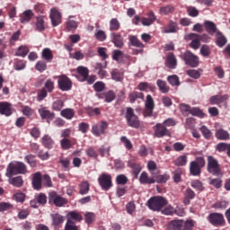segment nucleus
<instances>
[{
  "instance_id": "obj_60",
  "label": "nucleus",
  "mask_w": 230,
  "mask_h": 230,
  "mask_svg": "<svg viewBox=\"0 0 230 230\" xmlns=\"http://www.w3.org/2000/svg\"><path fill=\"white\" fill-rule=\"evenodd\" d=\"M191 188L197 190L198 191H204V185H202V181L199 180H194L190 183Z\"/></svg>"
},
{
  "instance_id": "obj_5",
  "label": "nucleus",
  "mask_w": 230,
  "mask_h": 230,
  "mask_svg": "<svg viewBox=\"0 0 230 230\" xmlns=\"http://www.w3.org/2000/svg\"><path fill=\"white\" fill-rule=\"evenodd\" d=\"M206 166V159L202 156H199L196 160L190 163V173L193 177H199L202 173V168Z\"/></svg>"
},
{
  "instance_id": "obj_47",
  "label": "nucleus",
  "mask_w": 230,
  "mask_h": 230,
  "mask_svg": "<svg viewBox=\"0 0 230 230\" xmlns=\"http://www.w3.org/2000/svg\"><path fill=\"white\" fill-rule=\"evenodd\" d=\"M156 85L158 86L159 91H161L164 94H166V93H170V87H168L164 81L158 79L156 81Z\"/></svg>"
},
{
  "instance_id": "obj_20",
  "label": "nucleus",
  "mask_w": 230,
  "mask_h": 230,
  "mask_svg": "<svg viewBox=\"0 0 230 230\" xmlns=\"http://www.w3.org/2000/svg\"><path fill=\"white\" fill-rule=\"evenodd\" d=\"M82 220H84L82 213L76 210L70 211L66 215V222H75L76 224V222H81Z\"/></svg>"
},
{
  "instance_id": "obj_25",
  "label": "nucleus",
  "mask_w": 230,
  "mask_h": 230,
  "mask_svg": "<svg viewBox=\"0 0 230 230\" xmlns=\"http://www.w3.org/2000/svg\"><path fill=\"white\" fill-rule=\"evenodd\" d=\"M0 114L3 116H12V104L6 102H0Z\"/></svg>"
},
{
  "instance_id": "obj_7",
  "label": "nucleus",
  "mask_w": 230,
  "mask_h": 230,
  "mask_svg": "<svg viewBox=\"0 0 230 230\" xmlns=\"http://www.w3.org/2000/svg\"><path fill=\"white\" fill-rule=\"evenodd\" d=\"M155 137H172V131L168 129L163 123H156L153 127Z\"/></svg>"
},
{
  "instance_id": "obj_38",
  "label": "nucleus",
  "mask_w": 230,
  "mask_h": 230,
  "mask_svg": "<svg viewBox=\"0 0 230 230\" xmlns=\"http://www.w3.org/2000/svg\"><path fill=\"white\" fill-rule=\"evenodd\" d=\"M105 67H107V63L104 64V66L102 63H97L95 65V69L96 71H98V75L100 76V78H105L107 77V71L103 70L105 69Z\"/></svg>"
},
{
  "instance_id": "obj_50",
  "label": "nucleus",
  "mask_w": 230,
  "mask_h": 230,
  "mask_svg": "<svg viewBox=\"0 0 230 230\" xmlns=\"http://www.w3.org/2000/svg\"><path fill=\"white\" fill-rule=\"evenodd\" d=\"M111 78L115 80V82H121V80H123V73L115 68L111 71Z\"/></svg>"
},
{
  "instance_id": "obj_13",
  "label": "nucleus",
  "mask_w": 230,
  "mask_h": 230,
  "mask_svg": "<svg viewBox=\"0 0 230 230\" xmlns=\"http://www.w3.org/2000/svg\"><path fill=\"white\" fill-rule=\"evenodd\" d=\"M49 202H53L54 206L57 208H62L67 204V199L62 198L60 195L57 194V192L53 191L49 194Z\"/></svg>"
},
{
  "instance_id": "obj_61",
  "label": "nucleus",
  "mask_w": 230,
  "mask_h": 230,
  "mask_svg": "<svg viewBox=\"0 0 230 230\" xmlns=\"http://www.w3.org/2000/svg\"><path fill=\"white\" fill-rule=\"evenodd\" d=\"M94 220H96V215H94V213L93 212H87L85 215H84V222L86 224H88V226L90 224H93V222H94Z\"/></svg>"
},
{
  "instance_id": "obj_26",
  "label": "nucleus",
  "mask_w": 230,
  "mask_h": 230,
  "mask_svg": "<svg viewBox=\"0 0 230 230\" xmlns=\"http://www.w3.org/2000/svg\"><path fill=\"white\" fill-rule=\"evenodd\" d=\"M204 26H205V30H206L207 33H208V35H215V33L217 34V31H220L217 28V24H215V22H213L211 21H205Z\"/></svg>"
},
{
  "instance_id": "obj_45",
  "label": "nucleus",
  "mask_w": 230,
  "mask_h": 230,
  "mask_svg": "<svg viewBox=\"0 0 230 230\" xmlns=\"http://www.w3.org/2000/svg\"><path fill=\"white\" fill-rule=\"evenodd\" d=\"M121 28V23L118 18H112L110 21V31H118Z\"/></svg>"
},
{
  "instance_id": "obj_39",
  "label": "nucleus",
  "mask_w": 230,
  "mask_h": 230,
  "mask_svg": "<svg viewBox=\"0 0 230 230\" xmlns=\"http://www.w3.org/2000/svg\"><path fill=\"white\" fill-rule=\"evenodd\" d=\"M129 44L130 46H133L134 48H145V44L139 40L135 35L129 36Z\"/></svg>"
},
{
  "instance_id": "obj_1",
  "label": "nucleus",
  "mask_w": 230,
  "mask_h": 230,
  "mask_svg": "<svg viewBox=\"0 0 230 230\" xmlns=\"http://www.w3.org/2000/svg\"><path fill=\"white\" fill-rule=\"evenodd\" d=\"M28 173V166L22 162H11L6 168L5 175L13 177V175H26Z\"/></svg>"
},
{
  "instance_id": "obj_21",
  "label": "nucleus",
  "mask_w": 230,
  "mask_h": 230,
  "mask_svg": "<svg viewBox=\"0 0 230 230\" xmlns=\"http://www.w3.org/2000/svg\"><path fill=\"white\" fill-rule=\"evenodd\" d=\"M157 21V16H155V13H154V11H150L147 13V18L143 17L141 18V22L143 26H152V24Z\"/></svg>"
},
{
  "instance_id": "obj_22",
  "label": "nucleus",
  "mask_w": 230,
  "mask_h": 230,
  "mask_svg": "<svg viewBox=\"0 0 230 230\" xmlns=\"http://www.w3.org/2000/svg\"><path fill=\"white\" fill-rule=\"evenodd\" d=\"M77 71V78L79 82H85L87 81V77L89 76V68L85 66H78L76 68Z\"/></svg>"
},
{
  "instance_id": "obj_40",
  "label": "nucleus",
  "mask_w": 230,
  "mask_h": 230,
  "mask_svg": "<svg viewBox=\"0 0 230 230\" xmlns=\"http://www.w3.org/2000/svg\"><path fill=\"white\" fill-rule=\"evenodd\" d=\"M173 12H175V7L172 4L162 6L159 9L160 15H168L170 13H173Z\"/></svg>"
},
{
  "instance_id": "obj_16",
  "label": "nucleus",
  "mask_w": 230,
  "mask_h": 230,
  "mask_svg": "<svg viewBox=\"0 0 230 230\" xmlns=\"http://www.w3.org/2000/svg\"><path fill=\"white\" fill-rule=\"evenodd\" d=\"M38 112L41 119H46L47 123H51L55 119V112L46 109V107L40 108Z\"/></svg>"
},
{
  "instance_id": "obj_63",
  "label": "nucleus",
  "mask_w": 230,
  "mask_h": 230,
  "mask_svg": "<svg viewBox=\"0 0 230 230\" xmlns=\"http://www.w3.org/2000/svg\"><path fill=\"white\" fill-rule=\"evenodd\" d=\"M169 84L173 86L181 85V82L179 81V76L177 75H169L167 78Z\"/></svg>"
},
{
  "instance_id": "obj_24",
  "label": "nucleus",
  "mask_w": 230,
  "mask_h": 230,
  "mask_svg": "<svg viewBox=\"0 0 230 230\" xmlns=\"http://www.w3.org/2000/svg\"><path fill=\"white\" fill-rule=\"evenodd\" d=\"M183 225H184V220L182 219L172 220L167 225V230H182Z\"/></svg>"
},
{
  "instance_id": "obj_27",
  "label": "nucleus",
  "mask_w": 230,
  "mask_h": 230,
  "mask_svg": "<svg viewBox=\"0 0 230 230\" xmlns=\"http://www.w3.org/2000/svg\"><path fill=\"white\" fill-rule=\"evenodd\" d=\"M36 31H44L46 30V18L45 16H37L35 22Z\"/></svg>"
},
{
  "instance_id": "obj_6",
  "label": "nucleus",
  "mask_w": 230,
  "mask_h": 230,
  "mask_svg": "<svg viewBox=\"0 0 230 230\" xmlns=\"http://www.w3.org/2000/svg\"><path fill=\"white\" fill-rule=\"evenodd\" d=\"M182 60L185 62V66L189 67H199L200 64V58L190 50H187L182 54Z\"/></svg>"
},
{
  "instance_id": "obj_62",
  "label": "nucleus",
  "mask_w": 230,
  "mask_h": 230,
  "mask_svg": "<svg viewBox=\"0 0 230 230\" xmlns=\"http://www.w3.org/2000/svg\"><path fill=\"white\" fill-rule=\"evenodd\" d=\"M64 230H80V226L75 221H66Z\"/></svg>"
},
{
  "instance_id": "obj_52",
  "label": "nucleus",
  "mask_w": 230,
  "mask_h": 230,
  "mask_svg": "<svg viewBox=\"0 0 230 230\" xmlns=\"http://www.w3.org/2000/svg\"><path fill=\"white\" fill-rule=\"evenodd\" d=\"M30 53V49L26 46H21L18 48L17 51L15 52L16 57H26Z\"/></svg>"
},
{
  "instance_id": "obj_10",
  "label": "nucleus",
  "mask_w": 230,
  "mask_h": 230,
  "mask_svg": "<svg viewBox=\"0 0 230 230\" xmlns=\"http://www.w3.org/2000/svg\"><path fill=\"white\" fill-rule=\"evenodd\" d=\"M99 185L104 191H109L112 188V176L111 174L102 173L98 178Z\"/></svg>"
},
{
  "instance_id": "obj_58",
  "label": "nucleus",
  "mask_w": 230,
  "mask_h": 230,
  "mask_svg": "<svg viewBox=\"0 0 230 230\" xmlns=\"http://www.w3.org/2000/svg\"><path fill=\"white\" fill-rule=\"evenodd\" d=\"M24 161H26V163H28L31 168H35V166H37V161L35 160V155H27L24 157Z\"/></svg>"
},
{
  "instance_id": "obj_30",
  "label": "nucleus",
  "mask_w": 230,
  "mask_h": 230,
  "mask_svg": "<svg viewBox=\"0 0 230 230\" xmlns=\"http://www.w3.org/2000/svg\"><path fill=\"white\" fill-rule=\"evenodd\" d=\"M9 184L14 186V188H22L24 184V180H22V176H15V177H8Z\"/></svg>"
},
{
  "instance_id": "obj_56",
  "label": "nucleus",
  "mask_w": 230,
  "mask_h": 230,
  "mask_svg": "<svg viewBox=\"0 0 230 230\" xmlns=\"http://www.w3.org/2000/svg\"><path fill=\"white\" fill-rule=\"evenodd\" d=\"M199 130L202 133L205 139H211V137L213 136V133H211V130L209 128H208V127L201 126Z\"/></svg>"
},
{
  "instance_id": "obj_14",
  "label": "nucleus",
  "mask_w": 230,
  "mask_h": 230,
  "mask_svg": "<svg viewBox=\"0 0 230 230\" xmlns=\"http://www.w3.org/2000/svg\"><path fill=\"white\" fill-rule=\"evenodd\" d=\"M110 39L111 42L114 44L115 48H119V49H123L125 46V40L119 32H111L110 34Z\"/></svg>"
},
{
  "instance_id": "obj_41",
  "label": "nucleus",
  "mask_w": 230,
  "mask_h": 230,
  "mask_svg": "<svg viewBox=\"0 0 230 230\" xmlns=\"http://www.w3.org/2000/svg\"><path fill=\"white\" fill-rule=\"evenodd\" d=\"M175 166H186L188 164V156L186 155L178 156L174 161Z\"/></svg>"
},
{
  "instance_id": "obj_54",
  "label": "nucleus",
  "mask_w": 230,
  "mask_h": 230,
  "mask_svg": "<svg viewBox=\"0 0 230 230\" xmlns=\"http://www.w3.org/2000/svg\"><path fill=\"white\" fill-rule=\"evenodd\" d=\"M43 89H46L48 93H53V91H55V81L48 79L45 82Z\"/></svg>"
},
{
  "instance_id": "obj_34",
  "label": "nucleus",
  "mask_w": 230,
  "mask_h": 230,
  "mask_svg": "<svg viewBox=\"0 0 230 230\" xmlns=\"http://www.w3.org/2000/svg\"><path fill=\"white\" fill-rule=\"evenodd\" d=\"M31 17H33V12L31 10H26L20 14V21L22 24H26L31 21Z\"/></svg>"
},
{
  "instance_id": "obj_49",
  "label": "nucleus",
  "mask_w": 230,
  "mask_h": 230,
  "mask_svg": "<svg viewBox=\"0 0 230 230\" xmlns=\"http://www.w3.org/2000/svg\"><path fill=\"white\" fill-rule=\"evenodd\" d=\"M41 57L47 62H51V60H53V52H51V49H49L48 48L44 49L42 50Z\"/></svg>"
},
{
  "instance_id": "obj_28",
  "label": "nucleus",
  "mask_w": 230,
  "mask_h": 230,
  "mask_svg": "<svg viewBox=\"0 0 230 230\" xmlns=\"http://www.w3.org/2000/svg\"><path fill=\"white\" fill-rule=\"evenodd\" d=\"M215 137L219 141H227L230 139L229 132L224 128H219L216 130Z\"/></svg>"
},
{
  "instance_id": "obj_23",
  "label": "nucleus",
  "mask_w": 230,
  "mask_h": 230,
  "mask_svg": "<svg viewBox=\"0 0 230 230\" xmlns=\"http://www.w3.org/2000/svg\"><path fill=\"white\" fill-rule=\"evenodd\" d=\"M165 66L168 69H175L177 67V58L173 53H169L165 59Z\"/></svg>"
},
{
  "instance_id": "obj_35",
  "label": "nucleus",
  "mask_w": 230,
  "mask_h": 230,
  "mask_svg": "<svg viewBox=\"0 0 230 230\" xmlns=\"http://www.w3.org/2000/svg\"><path fill=\"white\" fill-rule=\"evenodd\" d=\"M216 44L218 46V48H224V46L227 44V38H226L221 31H217L216 34Z\"/></svg>"
},
{
  "instance_id": "obj_18",
  "label": "nucleus",
  "mask_w": 230,
  "mask_h": 230,
  "mask_svg": "<svg viewBox=\"0 0 230 230\" xmlns=\"http://www.w3.org/2000/svg\"><path fill=\"white\" fill-rule=\"evenodd\" d=\"M140 184H155V176H149L148 172H142V173L140 174V177L138 179Z\"/></svg>"
},
{
  "instance_id": "obj_31",
  "label": "nucleus",
  "mask_w": 230,
  "mask_h": 230,
  "mask_svg": "<svg viewBox=\"0 0 230 230\" xmlns=\"http://www.w3.org/2000/svg\"><path fill=\"white\" fill-rule=\"evenodd\" d=\"M41 143L45 148H48V150H51L55 146V140H53L49 135L43 136Z\"/></svg>"
},
{
  "instance_id": "obj_29",
  "label": "nucleus",
  "mask_w": 230,
  "mask_h": 230,
  "mask_svg": "<svg viewBox=\"0 0 230 230\" xmlns=\"http://www.w3.org/2000/svg\"><path fill=\"white\" fill-rule=\"evenodd\" d=\"M193 199H195V191H193V190H191L190 188L186 189L184 192L183 204L185 206H190Z\"/></svg>"
},
{
  "instance_id": "obj_64",
  "label": "nucleus",
  "mask_w": 230,
  "mask_h": 230,
  "mask_svg": "<svg viewBox=\"0 0 230 230\" xmlns=\"http://www.w3.org/2000/svg\"><path fill=\"white\" fill-rule=\"evenodd\" d=\"M181 230H193L195 227V222L193 220H187L183 222Z\"/></svg>"
},
{
  "instance_id": "obj_42",
  "label": "nucleus",
  "mask_w": 230,
  "mask_h": 230,
  "mask_svg": "<svg viewBox=\"0 0 230 230\" xmlns=\"http://www.w3.org/2000/svg\"><path fill=\"white\" fill-rule=\"evenodd\" d=\"M89 190H91V185L89 181H82L79 185V193L80 195H87L89 193Z\"/></svg>"
},
{
  "instance_id": "obj_55",
  "label": "nucleus",
  "mask_w": 230,
  "mask_h": 230,
  "mask_svg": "<svg viewBox=\"0 0 230 230\" xmlns=\"http://www.w3.org/2000/svg\"><path fill=\"white\" fill-rule=\"evenodd\" d=\"M182 175V169L178 168L173 172V181L176 182V184H179V182H181V181H182L181 178Z\"/></svg>"
},
{
  "instance_id": "obj_17",
  "label": "nucleus",
  "mask_w": 230,
  "mask_h": 230,
  "mask_svg": "<svg viewBox=\"0 0 230 230\" xmlns=\"http://www.w3.org/2000/svg\"><path fill=\"white\" fill-rule=\"evenodd\" d=\"M186 40H191L189 44L190 48L192 49H199L200 48V39L199 38V34L197 33H190L185 37Z\"/></svg>"
},
{
  "instance_id": "obj_59",
  "label": "nucleus",
  "mask_w": 230,
  "mask_h": 230,
  "mask_svg": "<svg viewBox=\"0 0 230 230\" xmlns=\"http://www.w3.org/2000/svg\"><path fill=\"white\" fill-rule=\"evenodd\" d=\"M64 108V101L62 100H57L52 103V111H56L57 112H59V111H62Z\"/></svg>"
},
{
  "instance_id": "obj_4",
  "label": "nucleus",
  "mask_w": 230,
  "mask_h": 230,
  "mask_svg": "<svg viewBox=\"0 0 230 230\" xmlns=\"http://www.w3.org/2000/svg\"><path fill=\"white\" fill-rule=\"evenodd\" d=\"M180 111L182 114V116H196L197 118H206V113L200 110V108L198 107H191L189 104L186 103H181L180 104Z\"/></svg>"
},
{
  "instance_id": "obj_2",
  "label": "nucleus",
  "mask_w": 230,
  "mask_h": 230,
  "mask_svg": "<svg viewBox=\"0 0 230 230\" xmlns=\"http://www.w3.org/2000/svg\"><path fill=\"white\" fill-rule=\"evenodd\" d=\"M168 205V200H166L163 196H155L147 200L146 206L151 209V211H161L164 206Z\"/></svg>"
},
{
  "instance_id": "obj_37",
  "label": "nucleus",
  "mask_w": 230,
  "mask_h": 230,
  "mask_svg": "<svg viewBox=\"0 0 230 230\" xmlns=\"http://www.w3.org/2000/svg\"><path fill=\"white\" fill-rule=\"evenodd\" d=\"M130 103H134L136 100H145V94L141 92H132L128 95Z\"/></svg>"
},
{
  "instance_id": "obj_8",
  "label": "nucleus",
  "mask_w": 230,
  "mask_h": 230,
  "mask_svg": "<svg viewBox=\"0 0 230 230\" xmlns=\"http://www.w3.org/2000/svg\"><path fill=\"white\" fill-rule=\"evenodd\" d=\"M208 220L209 224L215 227H222L226 226V219L224 218V215L221 213H210L208 217Z\"/></svg>"
},
{
  "instance_id": "obj_3",
  "label": "nucleus",
  "mask_w": 230,
  "mask_h": 230,
  "mask_svg": "<svg viewBox=\"0 0 230 230\" xmlns=\"http://www.w3.org/2000/svg\"><path fill=\"white\" fill-rule=\"evenodd\" d=\"M125 119L128 127H131V128H139L141 127L139 117L136 115L132 107H128L126 109Z\"/></svg>"
},
{
  "instance_id": "obj_9",
  "label": "nucleus",
  "mask_w": 230,
  "mask_h": 230,
  "mask_svg": "<svg viewBox=\"0 0 230 230\" xmlns=\"http://www.w3.org/2000/svg\"><path fill=\"white\" fill-rule=\"evenodd\" d=\"M107 128H109V122L102 120L101 122L92 126V134H93L95 137H100V136L106 134Z\"/></svg>"
},
{
  "instance_id": "obj_57",
  "label": "nucleus",
  "mask_w": 230,
  "mask_h": 230,
  "mask_svg": "<svg viewBox=\"0 0 230 230\" xmlns=\"http://www.w3.org/2000/svg\"><path fill=\"white\" fill-rule=\"evenodd\" d=\"M61 148L63 150H69L72 148L73 144L71 143V140L68 138H63L60 140Z\"/></svg>"
},
{
  "instance_id": "obj_44",
  "label": "nucleus",
  "mask_w": 230,
  "mask_h": 230,
  "mask_svg": "<svg viewBox=\"0 0 230 230\" xmlns=\"http://www.w3.org/2000/svg\"><path fill=\"white\" fill-rule=\"evenodd\" d=\"M60 115L62 118H66V119H71L72 118H75V110L71 108H66L61 111Z\"/></svg>"
},
{
  "instance_id": "obj_19",
  "label": "nucleus",
  "mask_w": 230,
  "mask_h": 230,
  "mask_svg": "<svg viewBox=\"0 0 230 230\" xmlns=\"http://www.w3.org/2000/svg\"><path fill=\"white\" fill-rule=\"evenodd\" d=\"M31 184L32 188L37 190V191L42 190V173H40V172L33 174Z\"/></svg>"
},
{
  "instance_id": "obj_15",
  "label": "nucleus",
  "mask_w": 230,
  "mask_h": 230,
  "mask_svg": "<svg viewBox=\"0 0 230 230\" xmlns=\"http://www.w3.org/2000/svg\"><path fill=\"white\" fill-rule=\"evenodd\" d=\"M49 17L53 28H56V26H59V24H62V13L58 12L57 8L51 9Z\"/></svg>"
},
{
  "instance_id": "obj_51",
  "label": "nucleus",
  "mask_w": 230,
  "mask_h": 230,
  "mask_svg": "<svg viewBox=\"0 0 230 230\" xmlns=\"http://www.w3.org/2000/svg\"><path fill=\"white\" fill-rule=\"evenodd\" d=\"M85 111H86V114L90 117L100 116V114H102L100 108L87 107L85 108Z\"/></svg>"
},
{
  "instance_id": "obj_12",
  "label": "nucleus",
  "mask_w": 230,
  "mask_h": 230,
  "mask_svg": "<svg viewBox=\"0 0 230 230\" xmlns=\"http://www.w3.org/2000/svg\"><path fill=\"white\" fill-rule=\"evenodd\" d=\"M58 80V85L60 91H71L73 87V82L66 75H59Z\"/></svg>"
},
{
  "instance_id": "obj_32",
  "label": "nucleus",
  "mask_w": 230,
  "mask_h": 230,
  "mask_svg": "<svg viewBox=\"0 0 230 230\" xmlns=\"http://www.w3.org/2000/svg\"><path fill=\"white\" fill-rule=\"evenodd\" d=\"M228 98L227 95H213L210 97L209 102L211 105H218L219 103H224Z\"/></svg>"
},
{
  "instance_id": "obj_33",
  "label": "nucleus",
  "mask_w": 230,
  "mask_h": 230,
  "mask_svg": "<svg viewBox=\"0 0 230 230\" xmlns=\"http://www.w3.org/2000/svg\"><path fill=\"white\" fill-rule=\"evenodd\" d=\"M128 167L132 170V175H134V179H137L139 177V173H141V164L136 163H129Z\"/></svg>"
},
{
  "instance_id": "obj_11",
  "label": "nucleus",
  "mask_w": 230,
  "mask_h": 230,
  "mask_svg": "<svg viewBox=\"0 0 230 230\" xmlns=\"http://www.w3.org/2000/svg\"><path fill=\"white\" fill-rule=\"evenodd\" d=\"M208 173H212V175H220V164H218V161L213 156L208 157Z\"/></svg>"
},
{
  "instance_id": "obj_36",
  "label": "nucleus",
  "mask_w": 230,
  "mask_h": 230,
  "mask_svg": "<svg viewBox=\"0 0 230 230\" xmlns=\"http://www.w3.org/2000/svg\"><path fill=\"white\" fill-rule=\"evenodd\" d=\"M51 218L52 226H54V227H58V226H62V224H64V216L60 214H52Z\"/></svg>"
},
{
  "instance_id": "obj_43",
  "label": "nucleus",
  "mask_w": 230,
  "mask_h": 230,
  "mask_svg": "<svg viewBox=\"0 0 230 230\" xmlns=\"http://www.w3.org/2000/svg\"><path fill=\"white\" fill-rule=\"evenodd\" d=\"M177 32V23L173 21H170L169 24L164 27V33H176Z\"/></svg>"
},
{
  "instance_id": "obj_53",
  "label": "nucleus",
  "mask_w": 230,
  "mask_h": 230,
  "mask_svg": "<svg viewBox=\"0 0 230 230\" xmlns=\"http://www.w3.org/2000/svg\"><path fill=\"white\" fill-rule=\"evenodd\" d=\"M94 37L97 40H99V42H104V40H107V33H105V31H97Z\"/></svg>"
},
{
  "instance_id": "obj_46",
  "label": "nucleus",
  "mask_w": 230,
  "mask_h": 230,
  "mask_svg": "<svg viewBox=\"0 0 230 230\" xmlns=\"http://www.w3.org/2000/svg\"><path fill=\"white\" fill-rule=\"evenodd\" d=\"M119 58H128V55L123 54V51L119 49H114L112 52V60L119 62Z\"/></svg>"
},
{
  "instance_id": "obj_48",
  "label": "nucleus",
  "mask_w": 230,
  "mask_h": 230,
  "mask_svg": "<svg viewBox=\"0 0 230 230\" xmlns=\"http://www.w3.org/2000/svg\"><path fill=\"white\" fill-rule=\"evenodd\" d=\"M155 182L158 184H166L168 181H170V174L164 173V174H159L155 178Z\"/></svg>"
}]
</instances>
